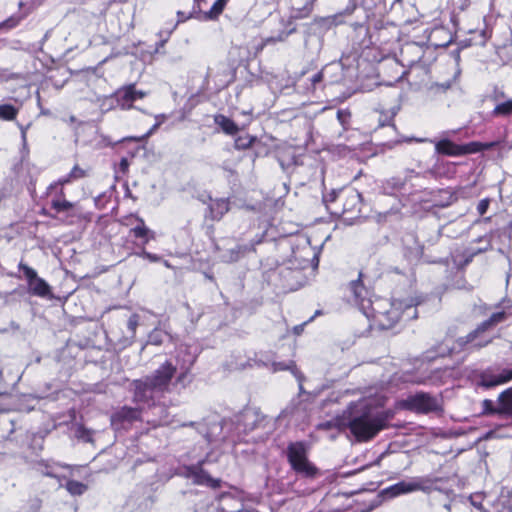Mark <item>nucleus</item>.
I'll list each match as a JSON object with an SVG mask.
<instances>
[{"mask_svg": "<svg viewBox=\"0 0 512 512\" xmlns=\"http://www.w3.org/2000/svg\"><path fill=\"white\" fill-rule=\"evenodd\" d=\"M392 413L382 411L361 400L351 403L336 419L340 429L348 428L358 442H367L388 427Z\"/></svg>", "mask_w": 512, "mask_h": 512, "instance_id": "nucleus-1", "label": "nucleus"}, {"mask_svg": "<svg viewBox=\"0 0 512 512\" xmlns=\"http://www.w3.org/2000/svg\"><path fill=\"white\" fill-rule=\"evenodd\" d=\"M175 373L176 367L166 361L153 374L133 381V401L139 405H150L159 394L169 391Z\"/></svg>", "mask_w": 512, "mask_h": 512, "instance_id": "nucleus-2", "label": "nucleus"}, {"mask_svg": "<svg viewBox=\"0 0 512 512\" xmlns=\"http://www.w3.org/2000/svg\"><path fill=\"white\" fill-rule=\"evenodd\" d=\"M368 304H371L370 318L380 329H390L401 319L404 301L395 300L388 303L384 300H376L368 301Z\"/></svg>", "mask_w": 512, "mask_h": 512, "instance_id": "nucleus-3", "label": "nucleus"}, {"mask_svg": "<svg viewBox=\"0 0 512 512\" xmlns=\"http://www.w3.org/2000/svg\"><path fill=\"white\" fill-rule=\"evenodd\" d=\"M308 450L309 447L305 442H291L287 446L286 456L293 471L303 477L314 478L318 469L309 461Z\"/></svg>", "mask_w": 512, "mask_h": 512, "instance_id": "nucleus-4", "label": "nucleus"}, {"mask_svg": "<svg viewBox=\"0 0 512 512\" xmlns=\"http://www.w3.org/2000/svg\"><path fill=\"white\" fill-rule=\"evenodd\" d=\"M505 319V312L493 313L489 319L483 321L477 328L465 337L457 340L459 346L464 347L468 344L475 348H482L488 345L492 338L486 335V331Z\"/></svg>", "mask_w": 512, "mask_h": 512, "instance_id": "nucleus-5", "label": "nucleus"}, {"mask_svg": "<svg viewBox=\"0 0 512 512\" xmlns=\"http://www.w3.org/2000/svg\"><path fill=\"white\" fill-rule=\"evenodd\" d=\"M435 480L430 477H414L409 480L400 481L386 489L391 497L408 494L415 491L430 492Z\"/></svg>", "mask_w": 512, "mask_h": 512, "instance_id": "nucleus-6", "label": "nucleus"}, {"mask_svg": "<svg viewBox=\"0 0 512 512\" xmlns=\"http://www.w3.org/2000/svg\"><path fill=\"white\" fill-rule=\"evenodd\" d=\"M18 267L27 280L28 292L30 294L41 298L52 296L50 285L43 278L38 277L36 270L23 262H20Z\"/></svg>", "mask_w": 512, "mask_h": 512, "instance_id": "nucleus-7", "label": "nucleus"}, {"mask_svg": "<svg viewBox=\"0 0 512 512\" xmlns=\"http://www.w3.org/2000/svg\"><path fill=\"white\" fill-rule=\"evenodd\" d=\"M405 406L417 413H430L441 410L440 401L427 393H418L410 396L405 401Z\"/></svg>", "mask_w": 512, "mask_h": 512, "instance_id": "nucleus-8", "label": "nucleus"}, {"mask_svg": "<svg viewBox=\"0 0 512 512\" xmlns=\"http://www.w3.org/2000/svg\"><path fill=\"white\" fill-rule=\"evenodd\" d=\"M342 207L332 210V214L341 215L349 212H356L360 210L361 194L355 189L341 190L340 201Z\"/></svg>", "mask_w": 512, "mask_h": 512, "instance_id": "nucleus-9", "label": "nucleus"}, {"mask_svg": "<svg viewBox=\"0 0 512 512\" xmlns=\"http://www.w3.org/2000/svg\"><path fill=\"white\" fill-rule=\"evenodd\" d=\"M145 96L146 92L136 90L134 85H128L118 89L115 92L117 104L122 110H129L134 108L133 102L137 99H142Z\"/></svg>", "mask_w": 512, "mask_h": 512, "instance_id": "nucleus-10", "label": "nucleus"}, {"mask_svg": "<svg viewBox=\"0 0 512 512\" xmlns=\"http://www.w3.org/2000/svg\"><path fill=\"white\" fill-rule=\"evenodd\" d=\"M350 291L353 294L354 302L361 307V310L366 315L367 318H370V309L371 304H368L369 299H366L368 295L367 289L363 286L360 280H355L350 283Z\"/></svg>", "mask_w": 512, "mask_h": 512, "instance_id": "nucleus-11", "label": "nucleus"}, {"mask_svg": "<svg viewBox=\"0 0 512 512\" xmlns=\"http://www.w3.org/2000/svg\"><path fill=\"white\" fill-rule=\"evenodd\" d=\"M189 475L197 485H205L214 489L220 487L221 481L212 478L200 465L191 467L189 469Z\"/></svg>", "mask_w": 512, "mask_h": 512, "instance_id": "nucleus-12", "label": "nucleus"}, {"mask_svg": "<svg viewBox=\"0 0 512 512\" xmlns=\"http://www.w3.org/2000/svg\"><path fill=\"white\" fill-rule=\"evenodd\" d=\"M136 225L130 229V234L141 239V246L144 247L150 240L155 239V232L150 230L142 218L136 217Z\"/></svg>", "mask_w": 512, "mask_h": 512, "instance_id": "nucleus-13", "label": "nucleus"}, {"mask_svg": "<svg viewBox=\"0 0 512 512\" xmlns=\"http://www.w3.org/2000/svg\"><path fill=\"white\" fill-rule=\"evenodd\" d=\"M149 408H152L153 414L157 417H149L146 416V421L148 424H151L153 427L158 426H164L169 425L171 423V420L169 418V413L167 409L164 406H157L155 405V400L150 403V405H147Z\"/></svg>", "mask_w": 512, "mask_h": 512, "instance_id": "nucleus-14", "label": "nucleus"}, {"mask_svg": "<svg viewBox=\"0 0 512 512\" xmlns=\"http://www.w3.org/2000/svg\"><path fill=\"white\" fill-rule=\"evenodd\" d=\"M146 420V417L141 415V411L138 408L123 407L119 411L113 414L112 422L115 421H134V420Z\"/></svg>", "mask_w": 512, "mask_h": 512, "instance_id": "nucleus-15", "label": "nucleus"}, {"mask_svg": "<svg viewBox=\"0 0 512 512\" xmlns=\"http://www.w3.org/2000/svg\"><path fill=\"white\" fill-rule=\"evenodd\" d=\"M497 403L501 416L512 417V386L499 394Z\"/></svg>", "mask_w": 512, "mask_h": 512, "instance_id": "nucleus-16", "label": "nucleus"}, {"mask_svg": "<svg viewBox=\"0 0 512 512\" xmlns=\"http://www.w3.org/2000/svg\"><path fill=\"white\" fill-rule=\"evenodd\" d=\"M436 152L443 155L448 156H461L463 155V151L461 149V145L455 144L450 140L444 139L438 141L435 144Z\"/></svg>", "mask_w": 512, "mask_h": 512, "instance_id": "nucleus-17", "label": "nucleus"}, {"mask_svg": "<svg viewBox=\"0 0 512 512\" xmlns=\"http://www.w3.org/2000/svg\"><path fill=\"white\" fill-rule=\"evenodd\" d=\"M500 370L486 369L480 374L479 384L485 388H492L501 385Z\"/></svg>", "mask_w": 512, "mask_h": 512, "instance_id": "nucleus-18", "label": "nucleus"}, {"mask_svg": "<svg viewBox=\"0 0 512 512\" xmlns=\"http://www.w3.org/2000/svg\"><path fill=\"white\" fill-rule=\"evenodd\" d=\"M63 188L59 189L58 195L51 200V208L57 213L67 212L74 208L75 204L64 199Z\"/></svg>", "mask_w": 512, "mask_h": 512, "instance_id": "nucleus-19", "label": "nucleus"}, {"mask_svg": "<svg viewBox=\"0 0 512 512\" xmlns=\"http://www.w3.org/2000/svg\"><path fill=\"white\" fill-rule=\"evenodd\" d=\"M209 209L211 217L219 220L229 211V203L226 199H216L211 201Z\"/></svg>", "mask_w": 512, "mask_h": 512, "instance_id": "nucleus-20", "label": "nucleus"}, {"mask_svg": "<svg viewBox=\"0 0 512 512\" xmlns=\"http://www.w3.org/2000/svg\"><path fill=\"white\" fill-rule=\"evenodd\" d=\"M253 247L247 245H237L223 253L222 258L227 262H235L243 257L247 252L251 251Z\"/></svg>", "mask_w": 512, "mask_h": 512, "instance_id": "nucleus-21", "label": "nucleus"}, {"mask_svg": "<svg viewBox=\"0 0 512 512\" xmlns=\"http://www.w3.org/2000/svg\"><path fill=\"white\" fill-rule=\"evenodd\" d=\"M215 121L226 134L234 135L238 132L237 125L231 119L223 115L217 116Z\"/></svg>", "mask_w": 512, "mask_h": 512, "instance_id": "nucleus-22", "label": "nucleus"}, {"mask_svg": "<svg viewBox=\"0 0 512 512\" xmlns=\"http://www.w3.org/2000/svg\"><path fill=\"white\" fill-rule=\"evenodd\" d=\"M490 147H492V144H483L480 142H471L466 145H461L463 155L476 153V152L482 151L484 149H488Z\"/></svg>", "mask_w": 512, "mask_h": 512, "instance_id": "nucleus-23", "label": "nucleus"}, {"mask_svg": "<svg viewBox=\"0 0 512 512\" xmlns=\"http://www.w3.org/2000/svg\"><path fill=\"white\" fill-rule=\"evenodd\" d=\"M66 489L71 495H82L87 490V486L82 482L70 480L66 483Z\"/></svg>", "mask_w": 512, "mask_h": 512, "instance_id": "nucleus-24", "label": "nucleus"}, {"mask_svg": "<svg viewBox=\"0 0 512 512\" xmlns=\"http://www.w3.org/2000/svg\"><path fill=\"white\" fill-rule=\"evenodd\" d=\"M512 114V100L498 104L492 111L493 116H508Z\"/></svg>", "mask_w": 512, "mask_h": 512, "instance_id": "nucleus-25", "label": "nucleus"}, {"mask_svg": "<svg viewBox=\"0 0 512 512\" xmlns=\"http://www.w3.org/2000/svg\"><path fill=\"white\" fill-rule=\"evenodd\" d=\"M274 371H283L290 370L297 378H300L298 375V370L294 361L290 360L288 362H274L273 363Z\"/></svg>", "mask_w": 512, "mask_h": 512, "instance_id": "nucleus-26", "label": "nucleus"}, {"mask_svg": "<svg viewBox=\"0 0 512 512\" xmlns=\"http://www.w3.org/2000/svg\"><path fill=\"white\" fill-rule=\"evenodd\" d=\"M18 113V109L10 104L0 105V118L4 120H13Z\"/></svg>", "mask_w": 512, "mask_h": 512, "instance_id": "nucleus-27", "label": "nucleus"}, {"mask_svg": "<svg viewBox=\"0 0 512 512\" xmlns=\"http://www.w3.org/2000/svg\"><path fill=\"white\" fill-rule=\"evenodd\" d=\"M417 316H418V314H417L416 306L411 303L404 302V306L401 311V319L413 320V319H416Z\"/></svg>", "mask_w": 512, "mask_h": 512, "instance_id": "nucleus-28", "label": "nucleus"}, {"mask_svg": "<svg viewBox=\"0 0 512 512\" xmlns=\"http://www.w3.org/2000/svg\"><path fill=\"white\" fill-rule=\"evenodd\" d=\"M482 408H483L482 414H484V415H500L501 416V413L499 412L498 405L496 406L492 400L485 399L482 402Z\"/></svg>", "mask_w": 512, "mask_h": 512, "instance_id": "nucleus-29", "label": "nucleus"}, {"mask_svg": "<svg viewBox=\"0 0 512 512\" xmlns=\"http://www.w3.org/2000/svg\"><path fill=\"white\" fill-rule=\"evenodd\" d=\"M254 142V138L250 135L239 136L235 139V148L238 150H243L249 148Z\"/></svg>", "mask_w": 512, "mask_h": 512, "instance_id": "nucleus-30", "label": "nucleus"}, {"mask_svg": "<svg viewBox=\"0 0 512 512\" xmlns=\"http://www.w3.org/2000/svg\"><path fill=\"white\" fill-rule=\"evenodd\" d=\"M167 118L168 116L166 114L155 115V124L148 130V132L141 139H146L150 137L152 134H154L160 127V125L167 120Z\"/></svg>", "mask_w": 512, "mask_h": 512, "instance_id": "nucleus-31", "label": "nucleus"}, {"mask_svg": "<svg viewBox=\"0 0 512 512\" xmlns=\"http://www.w3.org/2000/svg\"><path fill=\"white\" fill-rule=\"evenodd\" d=\"M340 193L341 191L337 192L335 190H332L331 192L325 194L323 196V201L325 202L327 209L332 212L334 208L331 207V204L334 202L340 201Z\"/></svg>", "mask_w": 512, "mask_h": 512, "instance_id": "nucleus-32", "label": "nucleus"}, {"mask_svg": "<svg viewBox=\"0 0 512 512\" xmlns=\"http://www.w3.org/2000/svg\"><path fill=\"white\" fill-rule=\"evenodd\" d=\"M394 116H395V112L392 110L381 111L379 113V118H378L379 126L384 127V126L389 125L393 121Z\"/></svg>", "mask_w": 512, "mask_h": 512, "instance_id": "nucleus-33", "label": "nucleus"}, {"mask_svg": "<svg viewBox=\"0 0 512 512\" xmlns=\"http://www.w3.org/2000/svg\"><path fill=\"white\" fill-rule=\"evenodd\" d=\"M228 0H216L209 12L210 17H216L222 13Z\"/></svg>", "mask_w": 512, "mask_h": 512, "instance_id": "nucleus-34", "label": "nucleus"}, {"mask_svg": "<svg viewBox=\"0 0 512 512\" xmlns=\"http://www.w3.org/2000/svg\"><path fill=\"white\" fill-rule=\"evenodd\" d=\"M166 336L160 330H154L149 336V342L154 345H159L163 342V337Z\"/></svg>", "mask_w": 512, "mask_h": 512, "instance_id": "nucleus-35", "label": "nucleus"}, {"mask_svg": "<svg viewBox=\"0 0 512 512\" xmlns=\"http://www.w3.org/2000/svg\"><path fill=\"white\" fill-rule=\"evenodd\" d=\"M71 179H72V178H71V177H70V175H69V176L64 177V178H62V179H59L57 182H54V183L50 184V185H49V187H48V189H47V193H48V194H51L53 190H55V189H57V188H58V186H61V187H62L64 184L69 183V182L71 181Z\"/></svg>", "mask_w": 512, "mask_h": 512, "instance_id": "nucleus-36", "label": "nucleus"}, {"mask_svg": "<svg viewBox=\"0 0 512 512\" xmlns=\"http://www.w3.org/2000/svg\"><path fill=\"white\" fill-rule=\"evenodd\" d=\"M138 322H139V317L136 314L131 315L130 318L128 319L127 326L132 335H134L136 332Z\"/></svg>", "mask_w": 512, "mask_h": 512, "instance_id": "nucleus-37", "label": "nucleus"}, {"mask_svg": "<svg viewBox=\"0 0 512 512\" xmlns=\"http://www.w3.org/2000/svg\"><path fill=\"white\" fill-rule=\"evenodd\" d=\"M500 382L501 385L512 381V369L504 368L500 369Z\"/></svg>", "mask_w": 512, "mask_h": 512, "instance_id": "nucleus-38", "label": "nucleus"}, {"mask_svg": "<svg viewBox=\"0 0 512 512\" xmlns=\"http://www.w3.org/2000/svg\"><path fill=\"white\" fill-rule=\"evenodd\" d=\"M220 429H221L220 423H217V422L213 423V425H212V430H211L210 432H207V433L205 434V438H206L209 442L214 441V440H215V438H216V436H217V435H216V433H215V431H216V430H220Z\"/></svg>", "mask_w": 512, "mask_h": 512, "instance_id": "nucleus-39", "label": "nucleus"}, {"mask_svg": "<svg viewBox=\"0 0 512 512\" xmlns=\"http://www.w3.org/2000/svg\"><path fill=\"white\" fill-rule=\"evenodd\" d=\"M293 2V7L295 10H297L299 12V14H296V17H299V16H303L305 14H308L311 10V6H308L309 7V10L305 9V4L303 5V7H301L298 3H297V0H292Z\"/></svg>", "mask_w": 512, "mask_h": 512, "instance_id": "nucleus-40", "label": "nucleus"}, {"mask_svg": "<svg viewBox=\"0 0 512 512\" xmlns=\"http://www.w3.org/2000/svg\"><path fill=\"white\" fill-rule=\"evenodd\" d=\"M141 257L149 260L150 262H158L160 261L161 257L157 254H152L150 252H147L145 251L144 249L142 250V252L139 254Z\"/></svg>", "mask_w": 512, "mask_h": 512, "instance_id": "nucleus-41", "label": "nucleus"}, {"mask_svg": "<svg viewBox=\"0 0 512 512\" xmlns=\"http://www.w3.org/2000/svg\"><path fill=\"white\" fill-rule=\"evenodd\" d=\"M489 199H482L477 205V211L480 215H484L489 207Z\"/></svg>", "mask_w": 512, "mask_h": 512, "instance_id": "nucleus-42", "label": "nucleus"}, {"mask_svg": "<svg viewBox=\"0 0 512 512\" xmlns=\"http://www.w3.org/2000/svg\"><path fill=\"white\" fill-rule=\"evenodd\" d=\"M69 175H70V177H71L72 179H79V178L84 177L85 173H84V171H83L81 168H79L78 166H75V167L71 170V172H70V174H69Z\"/></svg>", "mask_w": 512, "mask_h": 512, "instance_id": "nucleus-43", "label": "nucleus"}, {"mask_svg": "<svg viewBox=\"0 0 512 512\" xmlns=\"http://www.w3.org/2000/svg\"><path fill=\"white\" fill-rule=\"evenodd\" d=\"M79 437L85 441H91L92 433L84 428L79 429Z\"/></svg>", "mask_w": 512, "mask_h": 512, "instance_id": "nucleus-44", "label": "nucleus"}, {"mask_svg": "<svg viewBox=\"0 0 512 512\" xmlns=\"http://www.w3.org/2000/svg\"><path fill=\"white\" fill-rule=\"evenodd\" d=\"M286 36H287V34L281 33L277 38H274V37L267 38V39H265L264 44L274 43L276 41H284Z\"/></svg>", "mask_w": 512, "mask_h": 512, "instance_id": "nucleus-45", "label": "nucleus"}, {"mask_svg": "<svg viewBox=\"0 0 512 512\" xmlns=\"http://www.w3.org/2000/svg\"><path fill=\"white\" fill-rule=\"evenodd\" d=\"M18 126H19V128H20V130H21V138H22V141H23L24 143H26L27 130L29 129L30 124H28V125H26V126L19 124Z\"/></svg>", "mask_w": 512, "mask_h": 512, "instance_id": "nucleus-46", "label": "nucleus"}, {"mask_svg": "<svg viewBox=\"0 0 512 512\" xmlns=\"http://www.w3.org/2000/svg\"><path fill=\"white\" fill-rule=\"evenodd\" d=\"M323 79L322 72H317L313 77L311 78L312 85L315 86L317 83H320Z\"/></svg>", "mask_w": 512, "mask_h": 512, "instance_id": "nucleus-47", "label": "nucleus"}, {"mask_svg": "<svg viewBox=\"0 0 512 512\" xmlns=\"http://www.w3.org/2000/svg\"><path fill=\"white\" fill-rule=\"evenodd\" d=\"M170 35V32L168 33L167 37H169ZM167 39L168 38H165V39H162L156 46V48L154 49L153 53H158L159 52V49L162 48L165 43L167 42Z\"/></svg>", "mask_w": 512, "mask_h": 512, "instance_id": "nucleus-48", "label": "nucleus"}, {"mask_svg": "<svg viewBox=\"0 0 512 512\" xmlns=\"http://www.w3.org/2000/svg\"><path fill=\"white\" fill-rule=\"evenodd\" d=\"M186 374H187V370L180 372V374L178 375L176 381L178 383H182L184 381L185 377H186Z\"/></svg>", "mask_w": 512, "mask_h": 512, "instance_id": "nucleus-49", "label": "nucleus"}, {"mask_svg": "<svg viewBox=\"0 0 512 512\" xmlns=\"http://www.w3.org/2000/svg\"><path fill=\"white\" fill-rule=\"evenodd\" d=\"M245 419H256L257 415L255 413L247 412L243 416Z\"/></svg>", "mask_w": 512, "mask_h": 512, "instance_id": "nucleus-50", "label": "nucleus"}, {"mask_svg": "<svg viewBox=\"0 0 512 512\" xmlns=\"http://www.w3.org/2000/svg\"><path fill=\"white\" fill-rule=\"evenodd\" d=\"M314 1L315 0H305V7L304 8L309 10L308 6L312 5Z\"/></svg>", "mask_w": 512, "mask_h": 512, "instance_id": "nucleus-51", "label": "nucleus"}, {"mask_svg": "<svg viewBox=\"0 0 512 512\" xmlns=\"http://www.w3.org/2000/svg\"><path fill=\"white\" fill-rule=\"evenodd\" d=\"M343 115H344V112H343V111H338V112H337V117H338V119H339L341 122H343Z\"/></svg>", "mask_w": 512, "mask_h": 512, "instance_id": "nucleus-52", "label": "nucleus"}, {"mask_svg": "<svg viewBox=\"0 0 512 512\" xmlns=\"http://www.w3.org/2000/svg\"><path fill=\"white\" fill-rule=\"evenodd\" d=\"M127 166H128L127 160H126V159H122V160H121V167H122L123 169H125V168H127Z\"/></svg>", "mask_w": 512, "mask_h": 512, "instance_id": "nucleus-53", "label": "nucleus"}, {"mask_svg": "<svg viewBox=\"0 0 512 512\" xmlns=\"http://www.w3.org/2000/svg\"><path fill=\"white\" fill-rule=\"evenodd\" d=\"M195 425H196L195 422H189V423H183L181 426H183V427H186V426L194 427Z\"/></svg>", "mask_w": 512, "mask_h": 512, "instance_id": "nucleus-54", "label": "nucleus"}, {"mask_svg": "<svg viewBox=\"0 0 512 512\" xmlns=\"http://www.w3.org/2000/svg\"><path fill=\"white\" fill-rule=\"evenodd\" d=\"M473 505H474L475 507L479 508V509H481V508H482V505H481V504H476V503H474V502H473Z\"/></svg>", "mask_w": 512, "mask_h": 512, "instance_id": "nucleus-55", "label": "nucleus"}, {"mask_svg": "<svg viewBox=\"0 0 512 512\" xmlns=\"http://www.w3.org/2000/svg\"><path fill=\"white\" fill-rule=\"evenodd\" d=\"M5 197V194L0 191V201Z\"/></svg>", "mask_w": 512, "mask_h": 512, "instance_id": "nucleus-56", "label": "nucleus"}, {"mask_svg": "<svg viewBox=\"0 0 512 512\" xmlns=\"http://www.w3.org/2000/svg\"><path fill=\"white\" fill-rule=\"evenodd\" d=\"M165 266L170 267V265L167 261H165Z\"/></svg>", "mask_w": 512, "mask_h": 512, "instance_id": "nucleus-57", "label": "nucleus"}, {"mask_svg": "<svg viewBox=\"0 0 512 512\" xmlns=\"http://www.w3.org/2000/svg\"><path fill=\"white\" fill-rule=\"evenodd\" d=\"M220 512H223V511H220Z\"/></svg>", "mask_w": 512, "mask_h": 512, "instance_id": "nucleus-58", "label": "nucleus"}]
</instances>
